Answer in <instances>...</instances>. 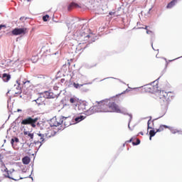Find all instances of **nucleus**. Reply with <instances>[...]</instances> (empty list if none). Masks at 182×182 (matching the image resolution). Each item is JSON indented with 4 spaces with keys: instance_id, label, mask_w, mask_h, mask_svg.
I'll return each mask as SVG.
<instances>
[{
    "instance_id": "1a4fd4ad",
    "label": "nucleus",
    "mask_w": 182,
    "mask_h": 182,
    "mask_svg": "<svg viewBox=\"0 0 182 182\" xmlns=\"http://www.w3.org/2000/svg\"><path fill=\"white\" fill-rule=\"evenodd\" d=\"M72 118L70 117H62L60 118V123L61 124H64L65 127H69L72 124Z\"/></svg>"
},
{
    "instance_id": "de8ad7c7",
    "label": "nucleus",
    "mask_w": 182,
    "mask_h": 182,
    "mask_svg": "<svg viewBox=\"0 0 182 182\" xmlns=\"http://www.w3.org/2000/svg\"><path fill=\"white\" fill-rule=\"evenodd\" d=\"M151 11V9H149V12H150Z\"/></svg>"
},
{
    "instance_id": "6ab92c4d",
    "label": "nucleus",
    "mask_w": 182,
    "mask_h": 182,
    "mask_svg": "<svg viewBox=\"0 0 182 182\" xmlns=\"http://www.w3.org/2000/svg\"><path fill=\"white\" fill-rule=\"evenodd\" d=\"M85 119H86V117H85L83 115H80V116L75 117V120L76 123H79L80 122H82V120H85Z\"/></svg>"
},
{
    "instance_id": "7c9ffc66",
    "label": "nucleus",
    "mask_w": 182,
    "mask_h": 182,
    "mask_svg": "<svg viewBox=\"0 0 182 182\" xmlns=\"http://www.w3.org/2000/svg\"><path fill=\"white\" fill-rule=\"evenodd\" d=\"M161 127H162V129H170V127H168L167 125H161Z\"/></svg>"
},
{
    "instance_id": "6e6552de",
    "label": "nucleus",
    "mask_w": 182,
    "mask_h": 182,
    "mask_svg": "<svg viewBox=\"0 0 182 182\" xmlns=\"http://www.w3.org/2000/svg\"><path fill=\"white\" fill-rule=\"evenodd\" d=\"M26 33V28H16L11 31V34L14 36H18V35H25Z\"/></svg>"
},
{
    "instance_id": "58836bf2",
    "label": "nucleus",
    "mask_w": 182,
    "mask_h": 182,
    "mask_svg": "<svg viewBox=\"0 0 182 182\" xmlns=\"http://www.w3.org/2000/svg\"><path fill=\"white\" fill-rule=\"evenodd\" d=\"M17 112H22V109H17Z\"/></svg>"
},
{
    "instance_id": "f8f14e48",
    "label": "nucleus",
    "mask_w": 182,
    "mask_h": 182,
    "mask_svg": "<svg viewBox=\"0 0 182 182\" xmlns=\"http://www.w3.org/2000/svg\"><path fill=\"white\" fill-rule=\"evenodd\" d=\"M49 124H50V127H58L60 126V124H61V122H60H60H58V121L56 120V119L53 118V119L50 121Z\"/></svg>"
},
{
    "instance_id": "dca6fc26",
    "label": "nucleus",
    "mask_w": 182,
    "mask_h": 182,
    "mask_svg": "<svg viewBox=\"0 0 182 182\" xmlns=\"http://www.w3.org/2000/svg\"><path fill=\"white\" fill-rule=\"evenodd\" d=\"M177 2H178V0H173V1H171L169 4H168L166 8H168V9L173 8V6H174L176 5V4H177Z\"/></svg>"
},
{
    "instance_id": "5701e85b",
    "label": "nucleus",
    "mask_w": 182,
    "mask_h": 182,
    "mask_svg": "<svg viewBox=\"0 0 182 182\" xmlns=\"http://www.w3.org/2000/svg\"><path fill=\"white\" fill-rule=\"evenodd\" d=\"M156 133H157V132H155L154 130H150L149 136H151V137H154V136H156Z\"/></svg>"
},
{
    "instance_id": "c85d7f7f",
    "label": "nucleus",
    "mask_w": 182,
    "mask_h": 182,
    "mask_svg": "<svg viewBox=\"0 0 182 182\" xmlns=\"http://www.w3.org/2000/svg\"><path fill=\"white\" fill-rule=\"evenodd\" d=\"M148 28H149V26H146L145 29L146 31L147 35H150V33H153V32L147 29Z\"/></svg>"
},
{
    "instance_id": "0eeeda50",
    "label": "nucleus",
    "mask_w": 182,
    "mask_h": 182,
    "mask_svg": "<svg viewBox=\"0 0 182 182\" xmlns=\"http://www.w3.org/2000/svg\"><path fill=\"white\" fill-rule=\"evenodd\" d=\"M33 102H36V105L38 106H46L47 102H48V100H46L45 97H43L41 94V96L38 97L37 99L33 100Z\"/></svg>"
},
{
    "instance_id": "b1692460",
    "label": "nucleus",
    "mask_w": 182,
    "mask_h": 182,
    "mask_svg": "<svg viewBox=\"0 0 182 182\" xmlns=\"http://www.w3.org/2000/svg\"><path fill=\"white\" fill-rule=\"evenodd\" d=\"M170 131L173 134H176V133H178V130L174 129L173 127L169 128Z\"/></svg>"
},
{
    "instance_id": "3c124183",
    "label": "nucleus",
    "mask_w": 182,
    "mask_h": 182,
    "mask_svg": "<svg viewBox=\"0 0 182 182\" xmlns=\"http://www.w3.org/2000/svg\"><path fill=\"white\" fill-rule=\"evenodd\" d=\"M180 134H182V132H181Z\"/></svg>"
},
{
    "instance_id": "f257e3e1",
    "label": "nucleus",
    "mask_w": 182,
    "mask_h": 182,
    "mask_svg": "<svg viewBox=\"0 0 182 182\" xmlns=\"http://www.w3.org/2000/svg\"><path fill=\"white\" fill-rule=\"evenodd\" d=\"M107 102H109V100H102L100 102L97 101V105L91 107H89L87 102L85 101L78 102V104L75 107V109L77 110L80 113L85 112V114L87 116H90V114H93L95 113H106L107 112L121 113L122 114H128V116L130 117L128 127L130 129V122H132V119H133L132 114H128L126 108H120L116 103L111 102L107 103Z\"/></svg>"
},
{
    "instance_id": "9d476101",
    "label": "nucleus",
    "mask_w": 182,
    "mask_h": 182,
    "mask_svg": "<svg viewBox=\"0 0 182 182\" xmlns=\"http://www.w3.org/2000/svg\"><path fill=\"white\" fill-rule=\"evenodd\" d=\"M1 171L6 172V174H4V176L6 178H10V180H14V181H18L19 179H15L9 176V171L8 170V168L5 166V165L1 166Z\"/></svg>"
},
{
    "instance_id": "a18cd8bd",
    "label": "nucleus",
    "mask_w": 182,
    "mask_h": 182,
    "mask_svg": "<svg viewBox=\"0 0 182 182\" xmlns=\"http://www.w3.org/2000/svg\"><path fill=\"white\" fill-rule=\"evenodd\" d=\"M151 46H152V48H153L154 50V48H153V42H151Z\"/></svg>"
},
{
    "instance_id": "a19ab883",
    "label": "nucleus",
    "mask_w": 182,
    "mask_h": 182,
    "mask_svg": "<svg viewBox=\"0 0 182 182\" xmlns=\"http://www.w3.org/2000/svg\"><path fill=\"white\" fill-rule=\"evenodd\" d=\"M139 29H146L144 27H140Z\"/></svg>"
},
{
    "instance_id": "864d4df0",
    "label": "nucleus",
    "mask_w": 182,
    "mask_h": 182,
    "mask_svg": "<svg viewBox=\"0 0 182 182\" xmlns=\"http://www.w3.org/2000/svg\"><path fill=\"white\" fill-rule=\"evenodd\" d=\"M7 93H9V91H8V92Z\"/></svg>"
},
{
    "instance_id": "49530a36",
    "label": "nucleus",
    "mask_w": 182,
    "mask_h": 182,
    "mask_svg": "<svg viewBox=\"0 0 182 182\" xmlns=\"http://www.w3.org/2000/svg\"><path fill=\"white\" fill-rule=\"evenodd\" d=\"M19 180H23V178L21 177V178H19Z\"/></svg>"
},
{
    "instance_id": "c03bdc74",
    "label": "nucleus",
    "mask_w": 182,
    "mask_h": 182,
    "mask_svg": "<svg viewBox=\"0 0 182 182\" xmlns=\"http://www.w3.org/2000/svg\"><path fill=\"white\" fill-rule=\"evenodd\" d=\"M150 136H149V140H151V137H153V136H151V135H149Z\"/></svg>"
},
{
    "instance_id": "bb28decb",
    "label": "nucleus",
    "mask_w": 182,
    "mask_h": 182,
    "mask_svg": "<svg viewBox=\"0 0 182 182\" xmlns=\"http://www.w3.org/2000/svg\"><path fill=\"white\" fill-rule=\"evenodd\" d=\"M16 82L18 83V86L16 87V89H17V90H18V92H16V94L21 93V87H19V85H21V84L19 83V82H18V81H16Z\"/></svg>"
},
{
    "instance_id": "ea45409f",
    "label": "nucleus",
    "mask_w": 182,
    "mask_h": 182,
    "mask_svg": "<svg viewBox=\"0 0 182 182\" xmlns=\"http://www.w3.org/2000/svg\"><path fill=\"white\" fill-rule=\"evenodd\" d=\"M113 14H114V13H113V12H109V15H113Z\"/></svg>"
},
{
    "instance_id": "8fccbe9b",
    "label": "nucleus",
    "mask_w": 182,
    "mask_h": 182,
    "mask_svg": "<svg viewBox=\"0 0 182 182\" xmlns=\"http://www.w3.org/2000/svg\"><path fill=\"white\" fill-rule=\"evenodd\" d=\"M59 130H62V128H59Z\"/></svg>"
},
{
    "instance_id": "09e8293b",
    "label": "nucleus",
    "mask_w": 182,
    "mask_h": 182,
    "mask_svg": "<svg viewBox=\"0 0 182 182\" xmlns=\"http://www.w3.org/2000/svg\"><path fill=\"white\" fill-rule=\"evenodd\" d=\"M87 31H89V28H86V31L87 32Z\"/></svg>"
},
{
    "instance_id": "4c0bfd02",
    "label": "nucleus",
    "mask_w": 182,
    "mask_h": 182,
    "mask_svg": "<svg viewBox=\"0 0 182 182\" xmlns=\"http://www.w3.org/2000/svg\"><path fill=\"white\" fill-rule=\"evenodd\" d=\"M28 178H31V180L33 181V178L31 175L28 176Z\"/></svg>"
},
{
    "instance_id": "4468645a",
    "label": "nucleus",
    "mask_w": 182,
    "mask_h": 182,
    "mask_svg": "<svg viewBox=\"0 0 182 182\" xmlns=\"http://www.w3.org/2000/svg\"><path fill=\"white\" fill-rule=\"evenodd\" d=\"M24 135L27 136V137H29V141L32 142L33 141V134L31 133L29 131H25L23 132Z\"/></svg>"
},
{
    "instance_id": "a211bd4d",
    "label": "nucleus",
    "mask_w": 182,
    "mask_h": 182,
    "mask_svg": "<svg viewBox=\"0 0 182 182\" xmlns=\"http://www.w3.org/2000/svg\"><path fill=\"white\" fill-rule=\"evenodd\" d=\"M22 162L23 164H29L31 163V158L29 156H25L22 159Z\"/></svg>"
},
{
    "instance_id": "f3484780",
    "label": "nucleus",
    "mask_w": 182,
    "mask_h": 182,
    "mask_svg": "<svg viewBox=\"0 0 182 182\" xmlns=\"http://www.w3.org/2000/svg\"><path fill=\"white\" fill-rule=\"evenodd\" d=\"M44 99L46 100V99H50V92L49 91H45L44 92L41 93Z\"/></svg>"
},
{
    "instance_id": "37998d69",
    "label": "nucleus",
    "mask_w": 182,
    "mask_h": 182,
    "mask_svg": "<svg viewBox=\"0 0 182 182\" xmlns=\"http://www.w3.org/2000/svg\"><path fill=\"white\" fill-rule=\"evenodd\" d=\"M149 129H151V127H150V125H148V130Z\"/></svg>"
},
{
    "instance_id": "e433bc0d",
    "label": "nucleus",
    "mask_w": 182,
    "mask_h": 182,
    "mask_svg": "<svg viewBox=\"0 0 182 182\" xmlns=\"http://www.w3.org/2000/svg\"><path fill=\"white\" fill-rule=\"evenodd\" d=\"M32 144H33V143H31V144L27 143V146H28V147H31V146H32Z\"/></svg>"
},
{
    "instance_id": "aec40b11",
    "label": "nucleus",
    "mask_w": 182,
    "mask_h": 182,
    "mask_svg": "<svg viewBox=\"0 0 182 182\" xmlns=\"http://www.w3.org/2000/svg\"><path fill=\"white\" fill-rule=\"evenodd\" d=\"M72 8H79V4L73 2V3L70 4L68 6V11H70L72 9Z\"/></svg>"
},
{
    "instance_id": "c756f323",
    "label": "nucleus",
    "mask_w": 182,
    "mask_h": 182,
    "mask_svg": "<svg viewBox=\"0 0 182 182\" xmlns=\"http://www.w3.org/2000/svg\"><path fill=\"white\" fill-rule=\"evenodd\" d=\"M163 130H164V129L163 128V127L160 126L159 129L156 130V133L159 132H163Z\"/></svg>"
},
{
    "instance_id": "2f4dec72",
    "label": "nucleus",
    "mask_w": 182,
    "mask_h": 182,
    "mask_svg": "<svg viewBox=\"0 0 182 182\" xmlns=\"http://www.w3.org/2000/svg\"><path fill=\"white\" fill-rule=\"evenodd\" d=\"M2 28H6V26L1 24L0 25V31H1V29H2Z\"/></svg>"
},
{
    "instance_id": "393cba45",
    "label": "nucleus",
    "mask_w": 182,
    "mask_h": 182,
    "mask_svg": "<svg viewBox=\"0 0 182 182\" xmlns=\"http://www.w3.org/2000/svg\"><path fill=\"white\" fill-rule=\"evenodd\" d=\"M139 144H140V139H136V142H134V141L132 142L133 146H139Z\"/></svg>"
},
{
    "instance_id": "473e14b6",
    "label": "nucleus",
    "mask_w": 182,
    "mask_h": 182,
    "mask_svg": "<svg viewBox=\"0 0 182 182\" xmlns=\"http://www.w3.org/2000/svg\"><path fill=\"white\" fill-rule=\"evenodd\" d=\"M151 122V117H150V119L147 122V126H150V122Z\"/></svg>"
},
{
    "instance_id": "2eb2a0df",
    "label": "nucleus",
    "mask_w": 182,
    "mask_h": 182,
    "mask_svg": "<svg viewBox=\"0 0 182 182\" xmlns=\"http://www.w3.org/2000/svg\"><path fill=\"white\" fill-rule=\"evenodd\" d=\"M4 82H9L11 80V75L7 73H4L2 76Z\"/></svg>"
},
{
    "instance_id": "ddd939ff",
    "label": "nucleus",
    "mask_w": 182,
    "mask_h": 182,
    "mask_svg": "<svg viewBox=\"0 0 182 182\" xmlns=\"http://www.w3.org/2000/svg\"><path fill=\"white\" fill-rule=\"evenodd\" d=\"M70 103H71L72 106H74V107L75 108L79 103V99L76 97H72L70 98Z\"/></svg>"
},
{
    "instance_id": "39448f33",
    "label": "nucleus",
    "mask_w": 182,
    "mask_h": 182,
    "mask_svg": "<svg viewBox=\"0 0 182 182\" xmlns=\"http://www.w3.org/2000/svg\"><path fill=\"white\" fill-rule=\"evenodd\" d=\"M87 84H79L76 82H73V85L75 89H78V90H80L82 93H85L86 92L89 91V87L87 85Z\"/></svg>"
},
{
    "instance_id": "20e7f679",
    "label": "nucleus",
    "mask_w": 182,
    "mask_h": 182,
    "mask_svg": "<svg viewBox=\"0 0 182 182\" xmlns=\"http://www.w3.org/2000/svg\"><path fill=\"white\" fill-rule=\"evenodd\" d=\"M38 120H39V118L38 117H27L26 118H25L24 119L22 120L21 122V124H24V125H29L31 126V127H36V124H39V123L38 122Z\"/></svg>"
},
{
    "instance_id": "4be33fe9",
    "label": "nucleus",
    "mask_w": 182,
    "mask_h": 182,
    "mask_svg": "<svg viewBox=\"0 0 182 182\" xmlns=\"http://www.w3.org/2000/svg\"><path fill=\"white\" fill-rule=\"evenodd\" d=\"M19 143V139L18 137H15L14 139H11V143L12 146H14V143Z\"/></svg>"
},
{
    "instance_id": "423d86ee",
    "label": "nucleus",
    "mask_w": 182,
    "mask_h": 182,
    "mask_svg": "<svg viewBox=\"0 0 182 182\" xmlns=\"http://www.w3.org/2000/svg\"><path fill=\"white\" fill-rule=\"evenodd\" d=\"M154 83H156V81H154L151 84L145 85L146 90H147V92H149V93H154V92H157V89H159V84L153 85H154Z\"/></svg>"
},
{
    "instance_id": "7ed1b4c3",
    "label": "nucleus",
    "mask_w": 182,
    "mask_h": 182,
    "mask_svg": "<svg viewBox=\"0 0 182 182\" xmlns=\"http://www.w3.org/2000/svg\"><path fill=\"white\" fill-rule=\"evenodd\" d=\"M86 27L83 26L80 31L75 33V36H77L80 41H87L89 38H92L93 35L86 34Z\"/></svg>"
},
{
    "instance_id": "9b49d317",
    "label": "nucleus",
    "mask_w": 182,
    "mask_h": 182,
    "mask_svg": "<svg viewBox=\"0 0 182 182\" xmlns=\"http://www.w3.org/2000/svg\"><path fill=\"white\" fill-rule=\"evenodd\" d=\"M38 135L41 137V141H34L33 144H36V146H38L37 150H39L41 149V146H42V141L45 140L43 139V137H45V135L42 134H38Z\"/></svg>"
},
{
    "instance_id": "c9c22d12",
    "label": "nucleus",
    "mask_w": 182,
    "mask_h": 182,
    "mask_svg": "<svg viewBox=\"0 0 182 182\" xmlns=\"http://www.w3.org/2000/svg\"><path fill=\"white\" fill-rule=\"evenodd\" d=\"M133 141V138H131L129 141H127V143H132Z\"/></svg>"
},
{
    "instance_id": "f03ea898",
    "label": "nucleus",
    "mask_w": 182,
    "mask_h": 182,
    "mask_svg": "<svg viewBox=\"0 0 182 182\" xmlns=\"http://www.w3.org/2000/svg\"><path fill=\"white\" fill-rule=\"evenodd\" d=\"M171 92H166L164 90L160 91L159 99L161 106H168L170 103V97H171L170 94Z\"/></svg>"
},
{
    "instance_id": "cd10ccee",
    "label": "nucleus",
    "mask_w": 182,
    "mask_h": 182,
    "mask_svg": "<svg viewBox=\"0 0 182 182\" xmlns=\"http://www.w3.org/2000/svg\"><path fill=\"white\" fill-rule=\"evenodd\" d=\"M30 84H31V81H29V80L23 82V85L24 87H26V85H30Z\"/></svg>"
},
{
    "instance_id": "79ce46f5",
    "label": "nucleus",
    "mask_w": 182,
    "mask_h": 182,
    "mask_svg": "<svg viewBox=\"0 0 182 182\" xmlns=\"http://www.w3.org/2000/svg\"><path fill=\"white\" fill-rule=\"evenodd\" d=\"M139 134H141V136H143V132H139Z\"/></svg>"
},
{
    "instance_id": "603ef678",
    "label": "nucleus",
    "mask_w": 182,
    "mask_h": 182,
    "mask_svg": "<svg viewBox=\"0 0 182 182\" xmlns=\"http://www.w3.org/2000/svg\"><path fill=\"white\" fill-rule=\"evenodd\" d=\"M28 1H31V0H27Z\"/></svg>"
},
{
    "instance_id": "a878e982",
    "label": "nucleus",
    "mask_w": 182,
    "mask_h": 182,
    "mask_svg": "<svg viewBox=\"0 0 182 182\" xmlns=\"http://www.w3.org/2000/svg\"><path fill=\"white\" fill-rule=\"evenodd\" d=\"M48 19H49V15L47 14V15L43 16V21L44 22H47V21H48Z\"/></svg>"
},
{
    "instance_id": "412c9836",
    "label": "nucleus",
    "mask_w": 182,
    "mask_h": 182,
    "mask_svg": "<svg viewBox=\"0 0 182 182\" xmlns=\"http://www.w3.org/2000/svg\"><path fill=\"white\" fill-rule=\"evenodd\" d=\"M60 95V93L54 94L53 92H50V99H58V97H59Z\"/></svg>"
},
{
    "instance_id": "f704fd0d",
    "label": "nucleus",
    "mask_w": 182,
    "mask_h": 182,
    "mask_svg": "<svg viewBox=\"0 0 182 182\" xmlns=\"http://www.w3.org/2000/svg\"><path fill=\"white\" fill-rule=\"evenodd\" d=\"M66 25H67L68 29H70V23H67Z\"/></svg>"
},
{
    "instance_id": "72a5a7b5",
    "label": "nucleus",
    "mask_w": 182,
    "mask_h": 182,
    "mask_svg": "<svg viewBox=\"0 0 182 182\" xmlns=\"http://www.w3.org/2000/svg\"><path fill=\"white\" fill-rule=\"evenodd\" d=\"M65 80H65L64 78H62V79L60 80V82H61V83H65Z\"/></svg>"
},
{
    "instance_id": "5fc2aeb1",
    "label": "nucleus",
    "mask_w": 182,
    "mask_h": 182,
    "mask_svg": "<svg viewBox=\"0 0 182 182\" xmlns=\"http://www.w3.org/2000/svg\"><path fill=\"white\" fill-rule=\"evenodd\" d=\"M0 157H1V154H0Z\"/></svg>"
}]
</instances>
